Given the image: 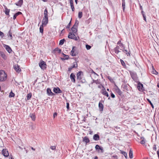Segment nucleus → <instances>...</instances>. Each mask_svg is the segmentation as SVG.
Returning a JSON list of instances; mask_svg holds the SVG:
<instances>
[{
    "label": "nucleus",
    "mask_w": 159,
    "mask_h": 159,
    "mask_svg": "<svg viewBox=\"0 0 159 159\" xmlns=\"http://www.w3.org/2000/svg\"><path fill=\"white\" fill-rule=\"evenodd\" d=\"M107 78L109 80L111 81V82H112L113 81V79L111 78V77L110 76H108L107 77Z\"/></svg>",
    "instance_id": "46"
},
{
    "label": "nucleus",
    "mask_w": 159,
    "mask_h": 159,
    "mask_svg": "<svg viewBox=\"0 0 159 159\" xmlns=\"http://www.w3.org/2000/svg\"><path fill=\"white\" fill-rule=\"evenodd\" d=\"M77 64L76 62H74L73 63V65L69 67L68 71H70L72 69L74 68H77Z\"/></svg>",
    "instance_id": "7"
},
{
    "label": "nucleus",
    "mask_w": 159,
    "mask_h": 159,
    "mask_svg": "<svg viewBox=\"0 0 159 159\" xmlns=\"http://www.w3.org/2000/svg\"><path fill=\"white\" fill-rule=\"evenodd\" d=\"M130 74L132 78L134 80H136L137 79V75L136 73L131 72Z\"/></svg>",
    "instance_id": "6"
},
{
    "label": "nucleus",
    "mask_w": 159,
    "mask_h": 159,
    "mask_svg": "<svg viewBox=\"0 0 159 159\" xmlns=\"http://www.w3.org/2000/svg\"><path fill=\"white\" fill-rule=\"evenodd\" d=\"M44 16L43 18H48V14H44Z\"/></svg>",
    "instance_id": "55"
},
{
    "label": "nucleus",
    "mask_w": 159,
    "mask_h": 159,
    "mask_svg": "<svg viewBox=\"0 0 159 159\" xmlns=\"http://www.w3.org/2000/svg\"><path fill=\"white\" fill-rule=\"evenodd\" d=\"M82 72L81 71L79 72L77 74V79L80 80L82 78L81 75V74Z\"/></svg>",
    "instance_id": "21"
},
{
    "label": "nucleus",
    "mask_w": 159,
    "mask_h": 159,
    "mask_svg": "<svg viewBox=\"0 0 159 159\" xmlns=\"http://www.w3.org/2000/svg\"><path fill=\"white\" fill-rule=\"evenodd\" d=\"M30 116L31 118L33 120H35V114L34 113H31L30 115Z\"/></svg>",
    "instance_id": "22"
},
{
    "label": "nucleus",
    "mask_w": 159,
    "mask_h": 159,
    "mask_svg": "<svg viewBox=\"0 0 159 159\" xmlns=\"http://www.w3.org/2000/svg\"><path fill=\"white\" fill-rule=\"evenodd\" d=\"M114 51H115V52L116 54L120 52V51L118 49H114Z\"/></svg>",
    "instance_id": "48"
},
{
    "label": "nucleus",
    "mask_w": 159,
    "mask_h": 159,
    "mask_svg": "<svg viewBox=\"0 0 159 159\" xmlns=\"http://www.w3.org/2000/svg\"><path fill=\"white\" fill-rule=\"evenodd\" d=\"M143 20L146 21V15H143Z\"/></svg>",
    "instance_id": "56"
},
{
    "label": "nucleus",
    "mask_w": 159,
    "mask_h": 159,
    "mask_svg": "<svg viewBox=\"0 0 159 159\" xmlns=\"http://www.w3.org/2000/svg\"><path fill=\"white\" fill-rule=\"evenodd\" d=\"M47 93L49 96H53L55 95V94L53 93L50 89L48 88L47 89Z\"/></svg>",
    "instance_id": "13"
},
{
    "label": "nucleus",
    "mask_w": 159,
    "mask_h": 159,
    "mask_svg": "<svg viewBox=\"0 0 159 159\" xmlns=\"http://www.w3.org/2000/svg\"><path fill=\"white\" fill-rule=\"evenodd\" d=\"M129 157L130 158L133 157V152L131 149H130L129 151Z\"/></svg>",
    "instance_id": "28"
},
{
    "label": "nucleus",
    "mask_w": 159,
    "mask_h": 159,
    "mask_svg": "<svg viewBox=\"0 0 159 159\" xmlns=\"http://www.w3.org/2000/svg\"><path fill=\"white\" fill-rule=\"evenodd\" d=\"M153 150H155V151H156L157 148H156V145H154L153 146Z\"/></svg>",
    "instance_id": "50"
},
{
    "label": "nucleus",
    "mask_w": 159,
    "mask_h": 159,
    "mask_svg": "<svg viewBox=\"0 0 159 159\" xmlns=\"http://www.w3.org/2000/svg\"><path fill=\"white\" fill-rule=\"evenodd\" d=\"M71 24V21L69 23V24H68V25L66 26V28H69Z\"/></svg>",
    "instance_id": "47"
},
{
    "label": "nucleus",
    "mask_w": 159,
    "mask_h": 159,
    "mask_svg": "<svg viewBox=\"0 0 159 159\" xmlns=\"http://www.w3.org/2000/svg\"><path fill=\"white\" fill-rule=\"evenodd\" d=\"M147 100L148 101V102L151 105V106L152 107V108H154V106L152 104V103L151 102V101L148 99H147Z\"/></svg>",
    "instance_id": "41"
},
{
    "label": "nucleus",
    "mask_w": 159,
    "mask_h": 159,
    "mask_svg": "<svg viewBox=\"0 0 159 159\" xmlns=\"http://www.w3.org/2000/svg\"><path fill=\"white\" fill-rule=\"evenodd\" d=\"M119 48V47L118 46H117L116 47L114 48V49H118Z\"/></svg>",
    "instance_id": "63"
},
{
    "label": "nucleus",
    "mask_w": 159,
    "mask_h": 159,
    "mask_svg": "<svg viewBox=\"0 0 159 159\" xmlns=\"http://www.w3.org/2000/svg\"><path fill=\"white\" fill-rule=\"evenodd\" d=\"M120 62H121V63L122 65L123 66H125V63L123 60L121 59L120 60Z\"/></svg>",
    "instance_id": "44"
},
{
    "label": "nucleus",
    "mask_w": 159,
    "mask_h": 159,
    "mask_svg": "<svg viewBox=\"0 0 159 159\" xmlns=\"http://www.w3.org/2000/svg\"><path fill=\"white\" fill-rule=\"evenodd\" d=\"M93 139L96 141L98 140L99 139V136L98 134H95L93 136Z\"/></svg>",
    "instance_id": "19"
},
{
    "label": "nucleus",
    "mask_w": 159,
    "mask_h": 159,
    "mask_svg": "<svg viewBox=\"0 0 159 159\" xmlns=\"http://www.w3.org/2000/svg\"><path fill=\"white\" fill-rule=\"evenodd\" d=\"M55 51H58L59 53H60L61 52V50L58 48H56L54 50Z\"/></svg>",
    "instance_id": "42"
},
{
    "label": "nucleus",
    "mask_w": 159,
    "mask_h": 159,
    "mask_svg": "<svg viewBox=\"0 0 159 159\" xmlns=\"http://www.w3.org/2000/svg\"><path fill=\"white\" fill-rule=\"evenodd\" d=\"M44 26H42V25H41L40 27L39 30H40V32L41 33H43V27Z\"/></svg>",
    "instance_id": "36"
},
{
    "label": "nucleus",
    "mask_w": 159,
    "mask_h": 159,
    "mask_svg": "<svg viewBox=\"0 0 159 159\" xmlns=\"http://www.w3.org/2000/svg\"><path fill=\"white\" fill-rule=\"evenodd\" d=\"M98 107L99 108L100 110L101 111H102L103 110V105L102 103L100 102L99 103Z\"/></svg>",
    "instance_id": "18"
},
{
    "label": "nucleus",
    "mask_w": 159,
    "mask_h": 159,
    "mask_svg": "<svg viewBox=\"0 0 159 159\" xmlns=\"http://www.w3.org/2000/svg\"><path fill=\"white\" fill-rule=\"evenodd\" d=\"M121 153L125 157V158L127 159V153L125 152L124 151H121Z\"/></svg>",
    "instance_id": "33"
},
{
    "label": "nucleus",
    "mask_w": 159,
    "mask_h": 159,
    "mask_svg": "<svg viewBox=\"0 0 159 159\" xmlns=\"http://www.w3.org/2000/svg\"><path fill=\"white\" fill-rule=\"evenodd\" d=\"M44 14H48V11L46 8L44 10Z\"/></svg>",
    "instance_id": "54"
},
{
    "label": "nucleus",
    "mask_w": 159,
    "mask_h": 159,
    "mask_svg": "<svg viewBox=\"0 0 159 159\" xmlns=\"http://www.w3.org/2000/svg\"><path fill=\"white\" fill-rule=\"evenodd\" d=\"M23 0H20L17 3H15V4L17 6L21 7L23 4Z\"/></svg>",
    "instance_id": "20"
},
{
    "label": "nucleus",
    "mask_w": 159,
    "mask_h": 159,
    "mask_svg": "<svg viewBox=\"0 0 159 159\" xmlns=\"http://www.w3.org/2000/svg\"><path fill=\"white\" fill-rule=\"evenodd\" d=\"M71 8L72 9V11H74L75 10V8H74V6H71Z\"/></svg>",
    "instance_id": "60"
},
{
    "label": "nucleus",
    "mask_w": 159,
    "mask_h": 159,
    "mask_svg": "<svg viewBox=\"0 0 159 159\" xmlns=\"http://www.w3.org/2000/svg\"><path fill=\"white\" fill-rule=\"evenodd\" d=\"M139 87L140 88H141L143 87V85L142 84H139Z\"/></svg>",
    "instance_id": "58"
},
{
    "label": "nucleus",
    "mask_w": 159,
    "mask_h": 159,
    "mask_svg": "<svg viewBox=\"0 0 159 159\" xmlns=\"http://www.w3.org/2000/svg\"><path fill=\"white\" fill-rule=\"evenodd\" d=\"M141 139H142V140L140 142V143L142 144H144L145 143L144 138L143 137H142L141 138Z\"/></svg>",
    "instance_id": "29"
},
{
    "label": "nucleus",
    "mask_w": 159,
    "mask_h": 159,
    "mask_svg": "<svg viewBox=\"0 0 159 159\" xmlns=\"http://www.w3.org/2000/svg\"><path fill=\"white\" fill-rule=\"evenodd\" d=\"M83 138V141L86 144H87L90 142V140L87 137L85 136L84 138Z\"/></svg>",
    "instance_id": "15"
},
{
    "label": "nucleus",
    "mask_w": 159,
    "mask_h": 159,
    "mask_svg": "<svg viewBox=\"0 0 159 159\" xmlns=\"http://www.w3.org/2000/svg\"><path fill=\"white\" fill-rule=\"evenodd\" d=\"M82 16V12L81 11H80L78 13V17L79 18H81Z\"/></svg>",
    "instance_id": "39"
},
{
    "label": "nucleus",
    "mask_w": 159,
    "mask_h": 159,
    "mask_svg": "<svg viewBox=\"0 0 159 159\" xmlns=\"http://www.w3.org/2000/svg\"><path fill=\"white\" fill-rule=\"evenodd\" d=\"M125 0H122V7H123V10L124 12L125 11Z\"/></svg>",
    "instance_id": "27"
},
{
    "label": "nucleus",
    "mask_w": 159,
    "mask_h": 159,
    "mask_svg": "<svg viewBox=\"0 0 159 159\" xmlns=\"http://www.w3.org/2000/svg\"><path fill=\"white\" fill-rule=\"evenodd\" d=\"M32 95L31 93H30L28 94L27 95V99L29 100L30 99Z\"/></svg>",
    "instance_id": "38"
},
{
    "label": "nucleus",
    "mask_w": 159,
    "mask_h": 159,
    "mask_svg": "<svg viewBox=\"0 0 159 159\" xmlns=\"http://www.w3.org/2000/svg\"><path fill=\"white\" fill-rule=\"evenodd\" d=\"M75 75L73 73H72L70 75V78L72 82L75 83Z\"/></svg>",
    "instance_id": "14"
},
{
    "label": "nucleus",
    "mask_w": 159,
    "mask_h": 159,
    "mask_svg": "<svg viewBox=\"0 0 159 159\" xmlns=\"http://www.w3.org/2000/svg\"><path fill=\"white\" fill-rule=\"evenodd\" d=\"M7 78V75L5 71L2 70H0V81L5 80Z\"/></svg>",
    "instance_id": "1"
},
{
    "label": "nucleus",
    "mask_w": 159,
    "mask_h": 159,
    "mask_svg": "<svg viewBox=\"0 0 159 159\" xmlns=\"http://www.w3.org/2000/svg\"><path fill=\"white\" fill-rule=\"evenodd\" d=\"M2 154L5 157H8L9 156V153L6 149H4L2 150Z\"/></svg>",
    "instance_id": "12"
},
{
    "label": "nucleus",
    "mask_w": 159,
    "mask_h": 159,
    "mask_svg": "<svg viewBox=\"0 0 159 159\" xmlns=\"http://www.w3.org/2000/svg\"><path fill=\"white\" fill-rule=\"evenodd\" d=\"M66 108L67 109H69V104L68 102L66 103Z\"/></svg>",
    "instance_id": "51"
},
{
    "label": "nucleus",
    "mask_w": 159,
    "mask_h": 159,
    "mask_svg": "<svg viewBox=\"0 0 159 159\" xmlns=\"http://www.w3.org/2000/svg\"><path fill=\"white\" fill-rule=\"evenodd\" d=\"M22 14V13L20 12H18L14 14L13 16V19L15 20L16 18V17L19 15Z\"/></svg>",
    "instance_id": "25"
},
{
    "label": "nucleus",
    "mask_w": 159,
    "mask_h": 159,
    "mask_svg": "<svg viewBox=\"0 0 159 159\" xmlns=\"http://www.w3.org/2000/svg\"><path fill=\"white\" fill-rule=\"evenodd\" d=\"M141 13L142 14V15L143 16V15H145V14H144V11H143V10H142V11H141Z\"/></svg>",
    "instance_id": "62"
},
{
    "label": "nucleus",
    "mask_w": 159,
    "mask_h": 159,
    "mask_svg": "<svg viewBox=\"0 0 159 159\" xmlns=\"http://www.w3.org/2000/svg\"><path fill=\"white\" fill-rule=\"evenodd\" d=\"M114 127H115L114 129L116 131L118 132L120 130V128L119 127H118L117 126H114Z\"/></svg>",
    "instance_id": "40"
},
{
    "label": "nucleus",
    "mask_w": 159,
    "mask_h": 159,
    "mask_svg": "<svg viewBox=\"0 0 159 159\" xmlns=\"http://www.w3.org/2000/svg\"><path fill=\"white\" fill-rule=\"evenodd\" d=\"M53 91L56 93H62V91L58 88H54Z\"/></svg>",
    "instance_id": "8"
},
{
    "label": "nucleus",
    "mask_w": 159,
    "mask_h": 159,
    "mask_svg": "<svg viewBox=\"0 0 159 159\" xmlns=\"http://www.w3.org/2000/svg\"><path fill=\"white\" fill-rule=\"evenodd\" d=\"M63 55V58H61V59L62 60H67L69 58V56L67 55H66L64 54L63 53H62Z\"/></svg>",
    "instance_id": "26"
},
{
    "label": "nucleus",
    "mask_w": 159,
    "mask_h": 159,
    "mask_svg": "<svg viewBox=\"0 0 159 159\" xmlns=\"http://www.w3.org/2000/svg\"><path fill=\"white\" fill-rule=\"evenodd\" d=\"M14 68L15 70L17 72H20L21 70L19 67V66L17 64H16L14 66Z\"/></svg>",
    "instance_id": "10"
},
{
    "label": "nucleus",
    "mask_w": 159,
    "mask_h": 159,
    "mask_svg": "<svg viewBox=\"0 0 159 159\" xmlns=\"http://www.w3.org/2000/svg\"><path fill=\"white\" fill-rule=\"evenodd\" d=\"M122 51L125 53L128 56H130V53L129 52H127L128 51L126 50H125L124 48L122 50Z\"/></svg>",
    "instance_id": "31"
},
{
    "label": "nucleus",
    "mask_w": 159,
    "mask_h": 159,
    "mask_svg": "<svg viewBox=\"0 0 159 159\" xmlns=\"http://www.w3.org/2000/svg\"><path fill=\"white\" fill-rule=\"evenodd\" d=\"M68 37L69 39H73L75 41H77L78 40V39L74 33H73L71 32L69 33L68 36Z\"/></svg>",
    "instance_id": "2"
},
{
    "label": "nucleus",
    "mask_w": 159,
    "mask_h": 159,
    "mask_svg": "<svg viewBox=\"0 0 159 159\" xmlns=\"http://www.w3.org/2000/svg\"><path fill=\"white\" fill-rule=\"evenodd\" d=\"M4 7L5 8V14L7 15H9L10 9H8L7 7L5 5H4Z\"/></svg>",
    "instance_id": "16"
},
{
    "label": "nucleus",
    "mask_w": 159,
    "mask_h": 159,
    "mask_svg": "<svg viewBox=\"0 0 159 159\" xmlns=\"http://www.w3.org/2000/svg\"><path fill=\"white\" fill-rule=\"evenodd\" d=\"M39 66L43 70L45 69L46 68V63L43 61L39 63Z\"/></svg>",
    "instance_id": "4"
},
{
    "label": "nucleus",
    "mask_w": 159,
    "mask_h": 159,
    "mask_svg": "<svg viewBox=\"0 0 159 159\" xmlns=\"http://www.w3.org/2000/svg\"><path fill=\"white\" fill-rule=\"evenodd\" d=\"M48 18L43 17L42 22V26H45L48 23Z\"/></svg>",
    "instance_id": "5"
},
{
    "label": "nucleus",
    "mask_w": 159,
    "mask_h": 159,
    "mask_svg": "<svg viewBox=\"0 0 159 159\" xmlns=\"http://www.w3.org/2000/svg\"><path fill=\"white\" fill-rule=\"evenodd\" d=\"M111 96L112 98H115V95L113 93H111Z\"/></svg>",
    "instance_id": "52"
},
{
    "label": "nucleus",
    "mask_w": 159,
    "mask_h": 159,
    "mask_svg": "<svg viewBox=\"0 0 159 159\" xmlns=\"http://www.w3.org/2000/svg\"><path fill=\"white\" fill-rule=\"evenodd\" d=\"M9 159H14L11 156H9Z\"/></svg>",
    "instance_id": "64"
},
{
    "label": "nucleus",
    "mask_w": 159,
    "mask_h": 159,
    "mask_svg": "<svg viewBox=\"0 0 159 159\" xmlns=\"http://www.w3.org/2000/svg\"><path fill=\"white\" fill-rule=\"evenodd\" d=\"M0 55L3 59H6V57L3 52H0Z\"/></svg>",
    "instance_id": "23"
},
{
    "label": "nucleus",
    "mask_w": 159,
    "mask_h": 159,
    "mask_svg": "<svg viewBox=\"0 0 159 159\" xmlns=\"http://www.w3.org/2000/svg\"><path fill=\"white\" fill-rule=\"evenodd\" d=\"M75 48V47H73L72 49L70 52L71 55L72 56H75L76 55V54L74 53L75 50H74V49Z\"/></svg>",
    "instance_id": "24"
},
{
    "label": "nucleus",
    "mask_w": 159,
    "mask_h": 159,
    "mask_svg": "<svg viewBox=\"0 0 159 159\" xmlns=\"http://www.w3.org/2000/svg\"><path fill=\"white\" fill-rule=\"evenodd\" d=\"M65 41H66L65 39H64L60 40V41L59 43V45H63L64 44V42Z\"/></svg>",
    "instance_id": "32"
},
{
    "label": "nucleus",
    "mask_w": 159,
    "mask_h": 159,
    "mask_svg": "<svg viewBox=\"0 0 159 159\" xmlns=\"http://www.w3.org/2000/svg\"><path fill=\"white\" fill-rule=\"evenodd\" d=\"M7 35H8V36H10V39H12V33L11 32V30H10L9 32L7 34Z\"/></svg>",
    "instance_id": "37"
},
{
    "label": "nucleus",
    "mask_w": 159,
    "mask_h": 159,
    "mask_svg": "<svg viewBox=\"0 0 159 159\" xmlns=\"http://www.w3.org/2000/svg\"><path fill=\"white\" fill-rule=\"evenodd\" d=\"M78 23H79V21H76L74 25H77V27Z\"/></svg>",
    "instance_id": "59"
},
{
    "label": "nucleus",
    "mask_w": 159,
    "mask_h": 159,
    "mask_svg": "<svg viewBox=\"0 0 159 159\" xmlns=\"http://www.w3.org/2000/svg\"><path fill=\"white\" fill-rule=\"evenodd\" d=\"M96 150L99 153H102L104 152L103 148L98 145H96L95 147Z\"/></svg>",
    "instance_id": "3"
},
{
    "label": "nucleus",
    "mask_w": 159,
    "mask_h": 159,
    "mask_svg": "<svg viewBox=\"0 0 159 159\" xmlns=\"http://www.w3.org/2000/svg\"><path fill=\"white\" fill-rule=\"evenodd\" d=\"M93 83H95L96 84H100V82L98 81V80H93V82L92 83V84H93Z\"/></svg>",
    "instance_id": "34"
},
{
    "label": "nucleus",
    "mask_w": 159,
    "mask_h": 159,
    "mask_svg": "<svg viewBox=\"0 0 159 159\" xmlns=\"http://www.w3.org/2000/svg\"><path fill=\"white\" fill-rule=\"evenodd\" d=\"M69 1L70 2V7L73 6H74L73 4V0H69Z\"/></svg>",
    "instance_id": "45"
},
{
    "label": "nucleus",
    "mask_w": 159,
    "mask_h": 159,
    "mask_svg": "<svg viewBox=\"0 0 159 159\" xmlns=\"http://www.w3.org/2000/svg\"><path fill=\"white\" fill-rule=\"evenodd\" d=\"M0 36L2 37L4 36V33L0 31Z\"/></svg>",
    "instance_id": "53"
},
{
    "label": "nucleus",
    "mask_w": 159,
    "mask_h": 159,
    "mask_svg": "<svg viewBox=\"0 0 159 159\" xmlns=\"http://www.w3.org/2000/svg\"><path fill=\"white\" fill-rule=\"evenodd\" d=\"M50 148L52 150H54L56 149V147L55 146H51Z\"/></svg>",
    "instance_id": "49"
},
{
    "label": "nucleus",
    "mask_w": 159,
    "mask_h": 159,
    "mask_svg": "<svg viewBox=\"0 0 159 159\" xmlns=\"http://www.w3.org/2000/svg\"><path fill=\"white\" fill-rule=\"evenodd\" d=\"M71 30L72 32L73 33H75L77 31V25H74L71 28Z\"/></svg>",
    "instance_id": "11"
},
{
    "label": "nucleus",
    "mask_w": 159,
    "mask_h": 159,
    "mask_svg": "<svg viewBox=\"0 0 159 159\" xmlns=\"http://www.w3.org/2000/svg\"><path fill=\"white\" fill-rule=\"evenodd\" d=\"M14 96H15L14 93H13L11 91V92H10V93L9 97L10 98L13 97Z\"/></svg>",
    "instance_id": "35"
},
{
    "label": "nucleus",
    "mask_w": 159,
    "mask_h": 159,
    "mask_svg": "<svg viewBox=\"0 0 159 159\" xmlns=\"http://www.w3.org/2000/svg\"><path fill=\"white\" fill-rule=\"evenodd\" d=\"M86 48L87 50H89L91 48V46L88 44H86Z\"/></svg>",
    "instance_id": "43"
},
{
    "label": "nucleus",
    "mask_w": 159,
    "mask_h": 159,
    "mask_svg": "<svg viewBox=\"0 0 159 159\" xmlns=\"http://www.w3.org/2000/svg\"><path fill=\"white\" fill-rule=\"evenodd\" d=\"M57 112H55L53 114V117L54 118L56 116H57Z\"/></svg>",
    "instance_id": "57"
},
{
    "label": "nucleus",
    "mask_w": 159,
    "mask_h": 159,
    "mask_svg": "<svg viewBox=\"0 0 159 159\" xmlns=\"http://www.w3.org/2000/svg\"><path fill=\"white\" fill-rule=\"evenodd\" d=\"M102 93L103 95L106 96L107 97H108L109 96L108 93L106 91L105 88H104V89H102Z\"/></svg>",
    "instance_id": "17"
},
{
    "label": "nucleus",
    "mask_w": 159,
    "mask_h": 159,
    "mask_svg": "<svg viewBox=\"0 0 159 159\" xmlns=\"http://www.w3.org/2000/svg\"><path fill=\"white\" fill-rule=\"evenodd\" d=\"M157 154L158 156V158H159V149L157 151Z\"/></svg>",
    "instance_id": "61"
},
{
    "label": "nucleus",
    "mask_w": 159,
    "mask_h": 159,
    "mask_svg": "<svg viewBox=\"0 0 159 159\" xmlns=\"http://www.w3.org/2000/svg\"><path fill=\"white\" fill-rule=\"evenodd\" d=\"M3 47L9 53H11L12 51L11 48L9 46L6 44H4Z\"/></svg>",
    "instance_id": "9"
},
{
    "label": "nucleus",
    "mask_w": 159,
    "mask_h": 159,
    "mask_svg": "<svg viewBox=\"0 0 159 159\" xmlns=\"http://www.w3.org/2000/svg\"><path fill=\"white\" fill-rule=\"evenodd\" d=\"M116 92L118 93V94L120 95H121L122 93V92L119 89L117 88L116 90Z\"/></svg>",
    "instance_id": "30"
}]
</instances>
